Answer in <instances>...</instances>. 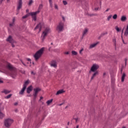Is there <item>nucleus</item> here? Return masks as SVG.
I'll return each mask as SVG.
<instances>
[{
    "label": "nucleus",
    "mask_w": 128,
    "mask_h": 128,
    "mask_svg": "<svg viewBox=\"0 0 128 128\" xmlns=\"http://www.w3.org/2000/svg\"><path fill=\"white\" fill-rule=\"evenodd\" d=\"M2 82H4V81H2V80H0V84H2Z\"/></svg>",
    "instance_id": "47"
},
{
    "label": "nucleus",
    "mask_w": 128,
    "mask_h": 128,
    "mask_svg": "<svg viewBox=\"0 0 128 128\" xmlns=\"http://www.w3.org/2000/svg\"><path fill=\"white\" fill-rule=\"evenodd\" d=\"M112 42H113L114 43V46H116V41L115 38H114L112 39Z\"/></svg>",
    "instance_id": "38"
},
{
    "label": "nucleus",
    "mask_w": 128,
    "mask_h": 128,
    "mask_svg": "<svg viewBox=\"0 0 128 128\" xmlns=\"http://www.w3.org/2000/svg\"><path fill=\"white\" fill-rule=\"evenodd\" d=\"M7 42H8L10 44H12L14 42V39H12V36H9L8 38L6 39Z\"/></svg>",
    "instance_id": "12"
},
{
    "label": "nucleus",
    "mask_w": 128,
    "mask_h": 128,
    "mask_svg": "<svg viewBox=\"0 0 128 128\" xmlns=\"http://www.w3.org/2000/svg\"><path fill=\"white\" fill-rule=\"evenodd\" d=\"M112 15L109 16L107 18L108 20H110V18H112Z\"/></svg>",
    "instance_id": "37"
},
{
    "label": "nucleus",
    "mask_w": 128,
    "mask_h": 128,
    "mask_svg": "<svg viewBox=\"0 0 128 128\" xmlns=\"http://www.w3.org/2000/svg\"><path fill=\"white\" fill-rule=\"evenodd\" d=\"M125 64H126V60L125 62Z\"/></svg>",
    "instance_id": "61"
},
{
    "label": "nucleus",
    "mask_w": 128,
    "mask_h": 128,
    "mask_svg": "<svg viewBox=\"0 0 128 128\" xmlns=\"http://www.w3.org/2000/svg\"><path fill=\"white\" fill-rule=\"evenodd\" d=\"M74 120H76V123L78 124L80 120V118H74Z\"/></svg>",
    "instance_id": "29"
},
{
    "label": "nucleus",
    "mask_w": 128,
    "mask_h": 128,
    "mask_svg": "<svg viewBox=\"0 0 128 128\" xmlns=\"http://www.w3.org/2000/svg\"><path fill=\"white\" fill-rule=\"evenodd\" d=\"M29 14H30V16H32V20H34V22H36V14H32V12L29 13Z\"/></svg>",
    "instance_id": "17"
},
{
    "label": "nucleus",
    "mask_w": 128,
    "mask_h": 128,
    "mask_svg": "<svg viewBox=\"0 0 128 128\" xmlns=\"http://www.w3.org/2000/svg\"><path fill=\"white\" fill-rule=\"evenodd\" d=\"M14 24V23L13 22H11L10 24V26H13Z\"/></svg>",
    "instance_id": "41"
},
{
    "label": "nucleus",
    "mask_w": 128,
    "mask_h": 128,
    "mask_svg": "<svg viewBox=\"0 0 128 128\" xmlns=\"http://www.w3.org/2000/svg\"><path fill=\"white\" fill-rule=\"evenodd\" d=\"M27 60H28V62H30L32 60L30 58H27Z\"/></svg>",
    "instance_id": "49"
},
{
    "label": "nucleus",
    "mask_w": 128,
    "mask_h": 128,
    "mask_svg": "<svg viewBox=\"0 0 128 128\" xmlns=\"http://www.w3.org/2000/svg\"><path fill=\"white\" fill-rule=\"evenodd\" d=\"M126 73H123L122 78H121V82H124V78H126Z\"/></svg>",
    "instance_id": "19"
},
{
    "label": "nucleus",
    "mask_w": 128,
    "mask_h": 128,
    "mask_svg": "<svg viewBox=\"0 0 128 128\" xmlns=\"http://www.w3.org/2000/svg\"><path fill=\"white\" fill-rule=\"evenodd\" d=\"M128 25L127 26V28L124 34V36H128Z\"/></svg>",
    "instance_id": "22"
},
{
    "label": "nucleus",
    "mask_w": 128,
    "mask_h": 128,
    "mask_svg": "<svg viewBox=\"0 0 128 128\" xmlns=\"http://www.w3.org/2000/svg\"><path fill=\"white\" fill-rule=\"evenodd\" d=\"M21 62H22V64H24V66H26V64H24L22 61H21Z\"/></svg>",
    "instance_id": "51"
},
{
    "label": "nucleus",
    "mask_w": 128,
    "mask_h": 128,
    "mask_svg": "<svg viewBox=\"0 0 128 128\" xmlns=\"http://www.w3.org/2000/svg\"><path fill=\"white\" fill-rule=\"evenodd\" d=\"M50 30L48 28H46L44 30L41 36V39L42 42H44V40L46 39V36H48V34H50Z\"/></svg>",
    "instance_id": "4"
},
{
    "label": "nucleus",
    "mask_w": 128,
    "mask_h": 128,
    "mask_svg": "<svg viewBox=\"0 0 128 128\" xmlns=\"http://www.w3.org/2000/svg\"><path fill=\"white\" fill-rule=\"evenodd\" d=\"M72 54L73 56H76L78 54V52L74 50H72Z\"/></svg>",
    "instance_id": "31"
},
{
    "label": "nucleus",
    "mask_w": 128,
    "mask_h": 128,
    "mask_svg": "<svg viewBox=\"0 0 128 128\" xmlns=\"http://www.w3.org/2000/svg\"><path fill=\"white\" fill-rule=\"evenodd\" d=\"M42 8V4H40L38 8V10L36 12H31V14H40V10Z\"/></svg>",
    "instance_id": "8"
},
{
    "label": "nucleus",
    "mask_w": 128,
    "mask_h": 128,
    "mask_svg": "<svg viewBox=\"0 0 128 128\" xmlns=\"http://www.w3.org/2000/svg\"><path fill=\"white\" fill-rule=\"evenodd\" d=\"M34 3V1L32 0H30L28 2V6H32V4Z\"/></svg>",
    "instance_id": "35"
},
{
    "label": "nucleus",
    "mask_w": 128,
    "mask_h": 128,
    "mask_svg": "<svg viewBox=\"0 0 128 128\" xmlns=\"http://www.w3.org/2000/svg\"><path fill=\"white\" fill-rule=\"evenodd\" d=\"M12 22L15 24V22H16V18H15V17H14V18H12Z\"/></svg>",
    "instance_id": "39"
},
{
    "label": "nucleus",
    "mask_w": 128,
    "mask_h": 128,
    "mask_svg": "<svg viewBox=\"0 0 128 128\" xmlns=\"http://www.w3.org/2000/svg\"><path fill=\"white\" fill-rule=\"evenodd\" d=\"M126 128V127H124V128Z\"/></svg>",
    "instance_id": "64"
},
{
    "label": "nucleus",
    "mask_w": 128,
    "mask_h": 128,
    "mask_svg": "<svg viewBox=\"0 0 128 128\" xmlns=\"http://www.w3.org/2000/svg\"><path fill=\"white\" fill-rule=\"evenodd\" d=\"M82 52H84V48L81 49V50H80L79 52H80V54H82Z\"/></svg>",
    "instance_id": "43"
},
{
    "label": "nucleus",
    "mask_w": 128,
    "mask_h": 128,
    "mask_svg": "<svg viewBox=\"0 0 128 128\" xmlns=\"http://www.w3.org/2000/svg\"><path fill=\"white\" fill-rule=\"evenodd\" d=\"M30 16V13H28V14H26V15L23 16L22 17V18H28V16Z\"/></svg>",
    "instance_id": "30"
},
{
    "label": "nucleus",
    "mask_w": 128,
    "mask_h": 128,
    "mask_svg": "<svg viewBox=\"0 0 128 128\" xmlns=\"http://www.w3.org/2000/svg\"><path fill=\"white\" fill-rule=\"evenodd\" d=\"M44 26V23H39L36 27L34 28V30H38V28L39 29V32H40L42 30V26Z\"/></svg>",
    "instance_id": "11"
},
{
    "label": "nucleus",
    "mask_w": 128,
    "mask_h": 128,
    "mask_svg": "<svg viewBox=\"0 0 128 128\" xmlns=\"http://www.w3.org/2000/svg\"><path fill=\"white\" fill-rule=\"evenodd\" d=\"M22 7V0H18V4L17 6V10H20Z\"/></svg>",
    "instance_id": "9"
},
{
    "label": "nucleus",
    "mask_w": 128,
    "mask_h": 128,
    "mask_svg": "<svg viewBox=\"0 0 128 128\" xmlns=\"http://www.w3.org/2000/svg\"><path fill=\"white\" fill-rule=\"evenodd\" d=\"M79 126H79L78 125V126H76V128H78Z\"/></svg>",
    "instance_id": "57"
},
{
    "label": "nucleus",
    "mask_w": 128,
    "mask_h": 128,
    "mask_svg": "<svg viewBox=\"0 0 128 128\" xmlns=\"http://www.w3.org/2000/svg\"><path fill=\"white\" fill-rule=\"evenodd\" d=\"M96 10H98V8H95Z\"/></svg>",
    "instance_id": "53"
},
{
    "label": "nucleus",
    "mask_w": 128,
    "mask_h": 128,
    "mask_svg": "<svg viewBox=\"0 0 128 128\" xmlns=\"http://www.w3.org/2000/svg\"><path fill=\"white\" fill-rule=\"evenodd\" d=\"M122 42H123L124 44V39H122Z\"/></svg>",
    "instance_id": "52"
},
{
    "label": "nucleus",
    "mask_w": 128,
    "mask_h": 128,
    "mask_svg": "<svg viewBox=\"0 0 128 128\" xmlns=\"http://www.w3.org/2000/svg\"><path fill=\"white\" fill-rule=\"evenodd\" d=\"M106 12H108V9H107V10H106Z\"/></svg>",
    "instance_id": "60"
},
{
    "label": "nucleus",
    "mask_w": 128,
    "mask_h": 128,
    "mask_svg": "<svg viewBox=\"0 0 128 128\" xmlns=\"http://www.w3.org/2000/svg\"><path fill=\"white\" fill-rule=\"evenodd\" d=\"M26 88V86H23L22 90L19 92V94H21L22 96V94H24Z\"/></svg>",
    "instance_id": "14"
},
{
    "label": "nucleus",
    "mask_w": 128,
    "mask_h": 128,
    "mask_svg": "<svg viewBox=\"0 0 128 128\" xmlns=\"http://www.w3.org/2000/svg\"><path fill=\"white\" fill-rule=\"evenodd\" d=\"M44 48H42L38 50L34 55V58L35 60L36 61L42 56V54L44 53Z\"/></svg>",
    "instance_id": "3"
},
{
    "label": "nucleus",
    "mask_w": 128,
    "mask_h": 128,
    "mask_svg": "<svg viewBox=\"0 0 128 128\" xmlns=\"http://www.w3.org/2000/svg\"><path fill=\"white\" fill-rule=\"evenodd\" d=\"M88 28H85L83 32L82 36H84L88 34Z\"/></svg>",
    "instance_id": "20"
},
{
    "label": "nucleus",
    "mask_w": 128,
    "mask_h": 128,
    "mask_svg": "<svg viewBox=\"0 0 128 128\" xmlns=\"http://www.w3.org/2000/svg\"><path fill=\"white\" fill-rule=\"evenodd\" d=\"M100 68V66L96 64H94L92 66L90 70V72H97L98 70V68Z\"/></svg>",
    "instance_id": "7"
},
{
    "label": "nucleus",
    "mask_w": 128,
    "mask_h": 128,
    "mask_svg": "<svg viewBox=\"0 0 128 128\" xmlns=\"http://www.w3.org/2000/svg\"><path fill=\"white\" fill-rule=\"evenodd\" d=\"M12 48H14V44H12Z\"/></svg>",
    "instance_id": "54"
},
{
    "label": "nucleus",
    "mask_w": 128,
    "mask_h": 128,
    "mask_svg": "<svg viewBox=\"0 0 128 128\" xmlns=\"http://www.w3.org/2000/svg\"><path fill=\"white\" fill-rule=\"evenodd\" d=\"M112 18L114 20H116V18H118V15L116 14H114L112 16Z\"/></svg>",
    "instance_id": "33"
},
{
    "label": "nucleus",
    "mask_w": 128,
    "mask_h": 128,
    "mask_svg": "<svg viewBox=\"0 0 128 128\" xmlns=\"http://www.w3.org/2000/svg\"><path fill=\"white\" fill-rule=\"evenodd\" d=\"M64 90H59L56 93V96H58V94H64Z\"/></svg>",
    "instance_id": "18"
},
{
    "label": "nucleus",
    "mask_w": 128,
    "mask_h": 128,
    "mask_svg": "<svg viewBox=\"0 0 128 128\" xmlns=\"http://www.w3.org/2000/svg\"><path fill=\"white\" fill-rule=\"evenodd\" d=\"M65 54H68L69 52H65Z\"/></svg>",
    "instance_id": "48"
},
{
    "label": "nucleus",
    "mask_w": 128,
    "mask_h": 128,
    "mask_svg": "<svg viewBox=\"0 0 128 128\" xmlns=\"http://www.w3.org/2000/svg\"><path fill=\"white\" fill-rule=\"evenodd\" d=\"M32 86H28V88H27V90H26V92H27V94H30V92H32Z\"/></svg>",
    "instance_id": "13"
},
{
    "label": "nucleus",
    "mask_w": 128,
    "mask_h": 128,
    "mask_svg": "<svg viewBox=\"0 0 128 128\" xmlns=\"http://www.w3.org/2000/svg\"><path fill=\"white\" fill-rule=\"evenodd\" d=\"M49 2H50V6H52V0H49Z\"/></svg>",
    "instance_id": "40"
},
{
    "label": "nucleus",
    "mask_w": 128,
    "mask_h": 128,
    "mask_svg": "<svg viewBox=\"0 0 128 128\" xmlns=\"http://www.w3.org/2000/svg\"><path fill=\"white\" fill-rule=\"evenodd\" d=\"M28 9H27V10H26V12H28Z\"/></svg>",
    "instance_id": "55"
},
{
    "label": "nucleus",
    "mask_w": 128,
    "mask_h": 128,
    "mask_svg": "<svg viewBox=\"0 0 128 128\" xmlns=\"http://www.w3.org/2000/svg\"><path fill=\"white\" fill-rule=\"evenodd\" d=\"M14 24V23L13 22H11L10 24V26H13Z\"/></svg>",
    "instance_id": "42"
},
{
    "label": "nucleus",
    "mask_w": 128,
    "mask_h": 128,
    "mask_svg": "<svg viewBox=\"0 0 128 128\" xmlns=\"http://www.w3.org/2000/svg\"><path fill=\"white\" fill-rule=\"evenodd\" d=\"M4 118V113H2V112H0V119L2 120V118Z\"/></svg>",
    "instance_id": "21"
},
{
    "label": "nucleus",
    "mask_w": 128,
    "mask_h": 128,
    "mask_svg": "<svg viewBox=\"0 0 128 128\" xmlns=\"http://www.w3.org/2000/svg\"><path fill=\"white\" fill-rule=\"evenodd\" d=\"M12 94H10L4 97V98H6V100H8V98H12Z\"/></svg>",
    "instance_id": "28"
},
{
    "label": "nucleus",
    "mask_w": 128,
    "mask_h": 128,
    "mask_svg": "<svg viewBox=\"0 0 128 128\" xmlns=\"http://www.w3.org/2000/svg\"><path fill=\"white\" fill-rule=\"evenodd\" d=\"M40 100H42V97L41 96V97L40 98Z\"/></svg>",
    "instance_id": "59"
},
{
    "label": "nucleus",
    "mask_w": 128,
    "mask_h": 128,
    "mask_svg": "<svg viewBox=\"0 0 128 128\" xmlns=\"http://www.w3.org/2000/svg\"><path fill=\"white\" fill-rule=\"evenodd\" d=\"M54 8H56V10H58V5L55 4L54 5Z\"/></svg>",
    "instance_id": "44"
},
{
    "label": "nucleus",
    "mask_w": 128,
    "mask_h": 128,
    "mask_svg": "<svg viewBox=\"0 0 128 128\" xmlns=\"http://www.w3.org/2000/svg\"><path fill=\"white\" fill-rule=\"evenodd\" d=\"M1 2H4V0H1Z\"/></svg>",
    "instance_id": "63"
},
{
    "label": "nucleus",
    "mask_w": 128,
    "mask_h": 128,
    "mask_svg": "<svg viewBox=\"0 0 128 128\" xmlns=\"http://www.w3.org/2000/svg\"><path fill=\"white\" fill-rule=\"evenodd\" d=\"M6 68L10 70V74L12 78H16V69L14 68L12 64L10 63H8L6 65Z\"/></svg>",
    "instance_id": "1"
},
{
    "label": "nucleus",
    "mask_w": 128,
    "mask_h": 128,
    "mask_svg": "<svg viewBox=\"0 0 128 128\" xmlns=\"http://www.w3.org/2000/svg\"><path fill=\"white\" fill-rule=\"evenodd\" d=\"M115 30H116V32H120V29L118 26H115Z\"/></svg>",
    "instance_id": "34"
},
{
    "label": "nucleus",
    "mask_w": 128,
    "mask_h": 128,
    "mask_svg": "<svg viewBox=\"0 0 128 128\" xmlns=\"http://www.w3.org/2000/svg\"><path fill=\"white\" fill-rule=\"evenodd\" d=\"M62 104H64V102H62V104H59L58 106H62Z\"/></svg>",
    "instance_id": "45"
},
{
    "label": "nucleus",
    "mask_w": 128,
    "mask_h": 128,
    "mask_svg": "<svg viewBox=\"0 0 128 128\" xmlns=\"http://www.w3.org/2000/svg\"><path fill=\"white\" fill-rule=\"evenodd\" d=\"M64 24L62 22H60L58 26L56 27V30L58 32H60L64 30Z\"/></svg>",
    "instance_id": "5"
},
{
    "label": "nucleus",
    "mask_w": 128,
    "mask_h": 128,
    "mask_svg": "<svg viewBox=\"0 0 128 128\" xmlns=\"http://www.w3.org/2000/svg\"><path fill=\"white\" fill-rule=\"evenodd\" d=\"M8 2H10V0H6Z\"/></svg>",
    "instance_id": "62"
},
{
    "label": "nucleus",
    "mask_w": 128,
    "mask_h": 128,
    "mask_svg": "<svg viewBox=\"0 0 128 128\" xmlns=\"http://www.w3.org/2000/svg\"><path fill=\"white\" fill-rule=\"evenodd\" d=\"M28 81L27 80L26 81L24 84L23 85V86H25L26 88V86H28Z\"/></svg>",
    "instance_id": "32"
},
{
    "label": "nucleus",
    "mask_w": 128,
    "mask_h": 128,
    "mask_svg": "<svg viewBox=\"0 0 128 128\" xmlns=\"http://www.w3.org/2000/svg\"><path fill=\"white\" fill-rule=\"evenodd\" d=\"M4 108V106H2V104L0 103V112H2Z\"/></svg>",
    "instance_id": "26"
},
{
    "label": "nucleus",
    "mask_w": 128,
    "mask_h": 128,
    "mask_svg": "<svg viewBox=\"0 0 128 128\" xmlns=\"http://www.w3.org/2000/svg\"><path fill=\"white\" fill-rule=\"evenodd\" d=\"M98 74V72L96 71V72H94L91 78V80H94L95 76Z\"/></svg>",
    "instance_id": "16"
},
{
    "label": "nucleus",
    "mask_w": 128,
    "mask_h": 128,
    "mask_svg": "<svg viewBox=\"0 0 128 128\" xmlns=\"http://www.w3.org/2000/svg\"><path fill=\"white\" fill-rule=\"evenodd\" d=\"M14 106H18V102H16L14 104Z\"/></svg>",
    "instance_id": "50"
},
{
    "label": "nucleus",
    "mask_w": 128,
    "mask_h": 128,
    "mask_svg": "<svg viewBox=\"0 0 128 128\" xmlns=\"http://www.w3.org/2000/svg\"><path fill=\"white\" fill-rule=\"evenodd\" d=\"M34 94H33L34 98V100H36V96H38V92H40L42 90L40 88H34Z\"/></svg>",
    "instance_id": "6"
},
{
    "label": "nucleus",
    "mask_w": 128,
    "mask_h": 128,
    "mask_svg": "<svg viewBox=\"0 0 128 128\" xmlns=\"http://www.w3.org/2000/svg\"><path fill=\"white\" fill-rule=\"evenodd\" d=\"M96 44H98V43H95V44H92L90 46V48H94L96 46Z\"/></svg>",
    "instance_id": "24"
},
{
    "label": "nucleus",
    "mask_w": 128,
    "mask_h": 128,
    "mask_svg": "<svg viewBox=\"0 0 128 128\" xmlns=\"http://www.w3.org/2000/svg\"><path fill=\"white\" fill-rule=\"evenodd\" d=\"M126 16H122L121 17V21L126 22Z\"/></svg>",
    "instance_id": "23"
},
{
    "label": "nucleus",
    "mask_w": 128,
    "mask_h": 128,
    "mask_svg": "<svg viewBox=\"0 0 128 128\" xmlns=\"http://www.w3.org/2000/svg\"><path fill=\"white\" fill-rule=\"evenodd\" d=\"M14 119L11 118H7L4 120V126L5 128H10L12 126V124L14 122Z\"/></svg>",
    "instance_id": "2"
},
{
    "label": "nucleus",
    "mask_w": 128,
    "mask_h": 128,
    "mask_svg": "<svg viewBox=\"0 0 128 128\" xmlns=\"http://www.w3.org/2000/svg\"><path fill=\"white\" fill-rule=\"evenodd\" d=\"M31 74H36V72H32Z\"/></svg>",
    "instance_id": "46"
},
{
    "label": "nucleus",
    "mask_w": 128,
    "mask_h": 128,
    "mask_svg": "<svg viewBox=\"0 0 128 128\" xmlns=\"http://www.w3.org/2000/svg\"><path fill=\"white\" fill-rule=\"evenodd\" d=\"M50 66H52V68H58V62H56V60H52L50 63Z\"/></svg>",
    "instance_id": "10"
},
{
    "label": "nucleus",
    "mask_w": 128,
    "mask_h": 128,
    "mask_svg": "<svg viewBox=\"0 0 128 128\" xmlns=\"http://www.w3.org/2000/svg\"><path fill=\"white\" fill-rule=\"evenodd\" d=\"M122 34H124V30H122Z\"/></svg>",
    "instance_id": "58"
},
{
    "label": "nucleus",
    "mask_w": 128,
    "mask_h": 128,
    "mask_svg": "<svg viewBox=\"0 0 128 128\" xmlns=\"http://www.w3.org/2000/svg\"><path fill=\"white\" fill-rule=\"evenodd\" d=\"M106 34H108V32L102 34L100 36L98 37V40H100V38H102V36H106Z\"/></svg>",
    "instance_id": "25"
},
{
    "label": "nucleus",
    "mask_w": 128,
    "mask_h": 128,
    "mask_svg": "<svg viewBox=\"0 0 128 128\" xmlns=\"http://www.w3.org/2000/svg\"><path fill=\"white\" fill-rule=\"evenodd\" d=\"M52 99H51L50 100H48L46 102V104H48V106H49V104H52Z\"/></svg>",
    "instance_id": "27"
},
{
    "label": "nucleus",
    "mask_w": 128,
    "mask_h": 128,
    "mask_svg": "<svg viewBox=\"0 0 128 128\" xmlns=\"http://www.w3.org/2000/svg\"><path fill=\"white\" fill-rule=\"evenodd\" d=\"M10 90H4L2 92V94H10Z\"/></svg>",
    "instance_id": "15"
},
{
    "label": "nucleus",
    "mask_w": 128,
    "mask_h": 128,
    "mask_svg": "<svg viewBox=\"0 0 128 128\" xmlns=\"http://www.w3.org/2000/svg\"><path fill=\"white\" fill-rule=\"evenodd\" d=\"M62 2H63V4H64V6H66V4H68V2H66V0H63Z\"/></svg>",
    "instance_id": "36"
},
{
    "label": "nucleus",
    "mask_w": 128,
    "mask_h": 128,
    "mask_svg": "<svg viewBox=\"0 0 128 128\" xmlns=\"http://www.w3.org/2000/svg\"><path fill=\"white\" fill-rule=\"evenodd\" d=\"M62 18L63 20H64V16L62 17Z\"/></svg>",
    "instance_id": "56"
}]
</instances>
